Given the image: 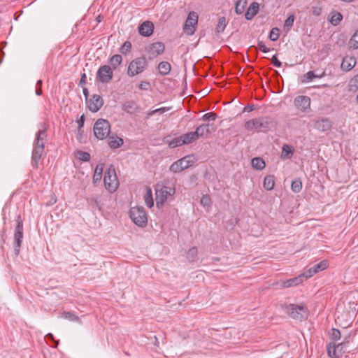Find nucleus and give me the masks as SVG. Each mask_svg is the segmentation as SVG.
<instances>
[{
    "label": "nucleus",
    "mask_w": 358,
    "mask_h": 358,
    "mask_svg": "<svg viewBox=\"0 0 358 358\" xmlns=\"http://www.w3.org/2000/svg\"><path fill=\"white\" fill-rule=\"evenodd\" d=\"M86 104L91 112L96 113L103 106V99L99 94H93L91 97L87 98Z\"/></svg>",
    "instance_id": "2eb2a0df"
},
{
    "label": "nucleus",
    "mask_w": 358,
    "mask_h": 358,
    "mask_svg": "<svg viewBox=\"0 0 358 358\" xmlns=\"http://www.w3.org/2000/svg\"><path fill=\"white\" fill-rule=\"evenodd\" d=\"M42 84H43V81L41 80H38L36 82L35 93L38 96H41L43 93Z\"/></svg>",
    "instance_id": "864d4df0"
},
{
    "label": "nucleus",
    "mask_w": 358,
    "mask_h": 358,
    "mask_svg": "<svg viewBox=\"0 0 358 358\" xmlns=\"http://www.w3.org/2000/svg\"><path fill=\"white\" fill-rule=\"evenodd\" d=\"M148 66V62L144 57H139L134 59L129 64L127 69V75L129 77H134L142 73Z\"/></svg>",
    "instance_id": "39448f33"
},
{
    "label": "nucleus",
    "mask_w": 358,
    "mask_h": 358,
    "mask_svg": "<svg viewBox=\"0 0 358 358\" xmlns=\"http://www.w3.org/2000/svg\"><path fill=\"white\" fill-rule=\"evenodd\" d=\"M182 145H185V143L183 138H182V135L174 138L169 143V146L171 148L181 146Z\"/></svg>",
    "instance_id": "4c0bfd02"
},
{
    "label": "nucleus",
    "mask_w": 358,
    "mask_h": 358,
    "mask_svg": "<svg viewBox=\"0 0 358 358\" xmlns=\"http://www.w3.org/2000/svg\"><path fill=\"white\" fill-rule=\"evenodd\" d=\"M113 78V71L112 68L108 65L101 66L96 75L97 82L101 83H108Z\"/></svg>",
    "instance_id": "9d476101"
},
{
    "label": "nucleus",
    "mask_w": 358,
    "mask_h": 358,
    "mask_svg": "<svg viewBox=\"0 0 358 358\" xmlns=\"http://www.w3.org/2000/svg\"><path fill=\"white\" fill-rule=\"evenodd\" d=\"M131 43L129 41H125L120 48V52L123 55L130 52Z\"/></svg>",
    "instance_id": "c03bdc74"
},
{
    "label": "nucleus",
    "mask_w": 358,
    "mask_h": 358,
    "mask_svg": "<svg viewBox=\"0 0 358 358\" xmlns=\"http://www.w3.org/2000/svg\"><path fill=\"white\" fill-rule=\"evenodd\" d=\"M329 262L327 260H322L320 263L313 266L314 271L317 273L320 271H324L329 267Z\"/></svg>",
    "instance_id": "58836bf2"
},
{
    "label": "nucleus",
    "mask_w": 358,
    "mask_h": 358,
    "mask_svg": "<svg viewBox=\"0 0 358 358\" xmlns=\"http://www.w3.org/2000/svg\"><path fill=\"white\" fill-rule=\"evenodd\" d=\"M144 200L146 206L149 208H152L154 205V201L152 198V193L150 188L147 189V192L144 195Z\"/></svg>",
    "instance_id": "72a5a7b5"
},
{
    "label": "nucleus",
    "mask_w": 358,
    "mask_h": 358,
    "mask_svg": "<svg viewBox=\"0 0 358 358\" xmlns=\"http://www.w3.org/2000/svg\"><path fill=\"white\" fill-rule=\"evenodd\" d=\"M16 224L14 233V250L15 255H18L23 238V221L20 215L17 217Z\"/></svg>",
    "instance_id": "1a4fd4ad"
},
{
    "label": "nucleus",
    "mask_w": 358,
    "mask_h": 358,
    "mask_svg": "<svg viewBox=\"0 0 358 358\" xmlns=\"http://www.w3.org/2000/svg\"><path fill=\"white\" fill-rule=\"evenodd\" d=\"M76 157L78 159L83 162H88L90 159V153L81 150L77 152Z\"/></svg>",
    "instance_id": "a18cd8bd"
},
{
    "label": "nucleus",
    "mask_w": 358,
    "mask_h": 358,
    "mask_svg": "<svg viewBox=\"0 0 358 358\" xmlns=\"http://www.w3.org/2000/svg\"><path fill=\"white\" fill-rule=\"evenodd\" d=\"M271 62L275 67H280L282 66V63L278 59L276 55L272 57Z\"/></svg>",
    "instance_id": "4d7b16f0"
},
{
    "label": "nucleus",
    "mask_w": 358,
    "mask_h": 358,
    "mask_svg": "<svg viewBox=\"0 0 358 358\" xmlns=\"http://www.w3.org/2000/svg\"><path fill=\"white\" fill-rule=\"evenodd\" d=\"M154 31V24L150 21H145L138 27V32L141 36H150Z\"/></svg>",
    "instance_id": "a211bd4d"
},
{
    "label": "nucleus",
    "mask_w": 358,
    "mask_h": 358,
    "mask_svg": "<svg viewBox=\"0 0 358 358\" xmlns=\"http://www.w3.org/2000/svg\"><path fill=\"white\" fill-rule=\"evenodd\" d=\"M83 94L85 95V98H88V90L86 88L83 89Z\"/></svg>",
    "instance_id": "680f3d73"
},
{
    "label": "nucleus",
    "mask_w": 358,
    "mask_h": 358,
    "mask_svg": "<svg viewBox=\"0 0 358 358\" xmlns=\"http://www.w3.org/2000/svg\"><path fill=\"white\" fill-rule=\"evenodd\" d=\"M294 21V15H289L285 21V24H284L285 29H286L287 31H289L290 29L292 28V27L293 26Z\"/></svg>",
    "instance_id": "49530a36"
},
{
    "label": "nucleus",
    "mask_w": 358,
    "mask_h": 358,
    "mask_svg": "<svg viewBox=\"0 0 358 358\" xmlns=\"http://www.w3.org/2000/svg\"><path fill=\"white\" fill-rule=\"evenodd\" d=\"M343 20V15L340 12L336 10H333L330 13V19L329 21L333 25H338Z\"/></svg>",
    "instance_id": "393cba45"
},
{
    "label": "nucleus",
    "mask_w": 358,
    "mask_h": 358,
    "mask_svg": "<svg viewBox=\"0 0 358 358\" xmlns=\"http://www.w3.org/2000/svg\"><path fill=\"white\" fill-rule=\"evenodd\" d=\"M280 36V29L277 27L273 28L269 34V39L272 41H276Z\"/></svg>",
    "instance_id": "37998d69"
},
{
    "label": "nucleus",
    "mask_w": 358,
    "mask_h": 358,
    "mask_svg": "<svg viewBox=\"0 0 358 358\" xmlns=\"http://www.w3.org/2000/svg\"><path fill=\"white\" fill-rule=\"evenodd\" d=\"M62 317L66 320L73 322H81L80 319L78 316L76 315L72 312H64L62 313Z\"/></svg>",
    "instance_id": "ea45409f"
},
{
    "label": "nucleus",
    "mask_w": 358,
    "mask_h": 358,
    "mask_svg": "<svg viewBox=\"0 0 358 358\" xmlns=\"http://www.w3.org/2000/svg\"><path fill=\"white\" fill-rule=\"evenodd\" d=\"M209 127V124H203L199 126L194 131L196 137L199 138V137L203 136L204 135L210 133Z\"/></svg>",
    "instance_id": "bb28decb"
},
{
    "label": "nucleus",
    "mask_w": 358,
    "mask_h": 358,
    "mask_svg": "<svg viewBox=\"0 0 358 358\" xmlns=\"http://www.w3.org/2000/svg\"><path fill=\"white\" fill-rule=\"evenodd\" d=\"M276 122L271 117H260L247 121L245 128L248 131L267 132L275 127Z\"/></svg>",
    "instance_id": "f03ea898"
},
{
    "label": "nucleus",
    "mask_w": 358,
    "mask_h": 358,
    "mask_svg": "<svg viewBox=\"0 0 358 358\" xmlns=\"http://www.w3.org/2000/svg\"><path fill=\"white\" fill-rule=\"evenodd\" d=\"M194 163L193 157L187 155L173 163L170 166V171L174 173H179L192 166Z\"/></svg>",
    "instance_id": "9b49d317"
},
{
    "label": "nucleus",
    "mask_w": 358,
    "mask_h": 358,
    "mask_svg": "<svg viewBox=\"0 0 358 358\" xmlns=\"http://www.w3.org/2000/svg\"><path fill=\"white\" fill-rule=\"evenodd\" d=\"M265 165V162L260 157H255L252 159V166L257 170L263 169Z\"/></svg>",
    "instance_id": "473e14b6"
},
{
    "label": "nucleus",
    "mask_w": 358,
    "mask_h": 358,
    "mask_svg": "<svg viewBox=\"0 0 358 358\" xmlns=\"http://www.w3.org/2000/svg\"><path fill=\"white\" fill-rule=\"evenodd\" d=\"M129 215L133 222L139 227H144L148 222L147 215L143 207H132Z\"/></svg>",
    "instance_id": "6e6552de"
},
{
    "label": "nucleus",
    "mask_w": 358,
    "mask_h": 358,
    "mask_svg": "<svg viewBox=\"0 0 358 358\" xmlns=\"http://www.w3.org/2000/svg\"><path fill=\"white\" fill-rule=\"evenodd\" d=\"M315 274H316L315 271H314L313 266L306 271L304 273L300 275V276H303V281L309 278H311Z\"/></svg>",
    "instance_id": "de8ad7c7"
},
{
    "label": "nucleus",
    "mask_w": 358,
    "mask_h": 358,
    "mask_svg": "<svg viewBox=\"0 0 358 358\" xmlns=\"http://www.w3.org/2000/svg\"><path fill=\"white\" fill-rule=\"evenodd\" d=\"M356 59L354 57L345 56L341 63V69L345 71H348L356 65Z\"/></svg>",
    "instance_id": "6ab92c4d"
},
{
    "label": "nucleus",
    "mask_w": 358,
    "mask_h": 358,
    "mask_svg": "<svg viewBox=\"0 0 358 358\" xmlns=\"http://www.w3.org/2000/svg\"><path fill=\"white\" fill-rule=\"evenodd\" d=\"M244 110L247 111H252L253 110V108L252 106H245Z\"/></svg>",
    "instance_id": "0e129e2a"
},
{
    "label": "nucleus",
    "mask_w": 358,
    "mask_h": 358,
    "mask_svg": "<svg viewBox=\"0 0 358 358\" xmlns=\"http://www.w3.org/2000/svg\"><path fill=\"white\" fill-rule=\"evenodd\" d=\"M349 87L350 90L358 88V74L350 80Z\"/></svg>",
    "instance_id": "3c124183"
},
{
    "label": "nucleus",
    "mask_w": 358,
    "mask_h": 358,
    "mask_svg": "<svg viewBox=\"0 0 358 358\" xmlns=\"http://www.w3.org/2000/svg\"><path fill=\"white\" fill-rule=\"evenodd\" d=\"M94 133L99 139H104L109 136L110 131V124L109 122L104 119H99L94 125Z\"/></svg>",
    "instance_id": "423d86ee"
},
{
    "label": "nucleus",
    "mask_w": 358,
    "mask_h": 358,
    "mask_svg": "<svg viewBox=\"0 0 358 358\" xmlns=\"http://www.w3.org/2000/svg\"><path fill=\"white\" fill-rule=\"evenodd\" d=\"M103 182L106 189L110 192H114L119 187V180L113 165H110L105 171Z\"/></svg>",
    "instance_id": "20e7f679"
},
{
    "label": "nucleus",
    "mask_w": 358,
    "mask_h": 358,
    "mask_svg": "<svg viewBox=\"0 0 358 358\" xmlns=\"http://www.w3.org/2000/svg\"><path fill=\"white\" fill-rule=\"evenodd\" d=\"M201 204L204 207H209L211 205V199L209 195H203L201 199Z\"/></svg>",
    "instance_id": "09e8293b"
},
{
    "label": "nucleus",
    "mask_w": 358,
    "mask_h": 358,
    "mask_svg": "<svg viewBox=\"0 0 358 358\" xmlns=\"http://www.w3.org/2000/svg\"><path fill=\"white\" fill-rule=\"evenodd\" d=\"M259 10V4L257 2H253L248 8L245 17L247 20H251L255 15H257Z\"/></svg>",
    "instance_id": "5701e85b"
},
{
    "label": "nucleus",
    "mask_w": 358,
    "mask_h": 358,
    "mask_svg": "<svg viewBox=\"0 0 358 358\" xmlns=\"http://www.w3.org/2000/svg\"><path fill=\"white\" fill-rule=\"evenodd\" d=\"M311 99L308 96H297L294 100L295 107L301 112H306L310 108Z\"/></svg>",
    "instance_id": "dca6fc26"
},
{
    "label": "nucleus",
    "mask_w": 358,
    "mask_h": 358,
    "mask_svg": "<svg viewBox=\"0 0 358 358\" xmlns=\"http://www.w3.org/2000/svg\"><path fill=\"white\" fill-rule=\"evenodd\" d=\"M185 144H189L198 139L194 131L182 135Z\"/></svg>",
    "instance_id": "f704fd0d"
},
{
    "label": "nucleus",
    "mask_w": 358,
    "mask_h": 358,
    "mask_svg": "<svg viewBox=\"0 0 358 358\" xmlns=\"http://www.w3.org/2000/svg\"><path fill=\"white\" fill-rule=\"evenodd\" d=\"M247 0H238L235 5V11L238 15L242 14L247 6Z\"/></svg>",
    "instance_id": "7c9ffc66"
},
{
    "label": "nucleus",
    "mask_w": 358,
    "mask_h": 358,
    "mask_svg": "<svg viewBox=\"0 0 358 358\" xmlns=\"http://www.w3.org/2000/svg\"><path fill=\"white\" fill-rule=\"evenodd\" d=\"M263 185L267 190L273 189L275 185L274 176L271 175L266 176L264 178Z\"/></svg>",
    "instance_id": "c85d7f7f"
},
{
    "label": "nucleus",
    "mask_w": 358,
    "mask_h": 358,
    "mask_svg": "<svg viewBox=\"0 0 358 358\" xmlns=\"http://www.w3.org/2000/svg\"><path fill=\"white\" fill-rule=\"evenodd\" d=\"M122 62V57L120 55H114L109 59L110 66L113 70L116 69Z\"/></svg>",
    "instance_id": "b1692460"
},
{
    "label": "nucleus",
    "mask_w": 358,
    "mask_h": 358,
    "mask_svg": "<svg viewBox=\"0 0 358 358\" xmlns=\"http://www.w3.org/2000/svg\"><path fill=\"white\" fill-rule=\"evenodd\" d=\"M169 110L168 108H166V107H162V108H157V109H155V112L156 113H164V112L167 111Z\"/></svg>",
    "instance_id": "052dcab7"
},
{
    "label": "nucleus",
    "mask_w": 358,
    "mask_h": 358,
    "mask_svg": "<svg viewBox=\"0 0 358 358\" xmlns=\"http://www.w3.org/2000/svg\"><path fill=\"white\" fill-rule=\"evenodd\" d=\"M197 248L196 247H192L188 250L187 258L189 262H194L197 256Z\"/></svg>",
    "instance_id": "79ce46f5"
},
{
    "label": "nucleus",
    "mask_w": 358,
    "mask_h": 358,
    "mask_svg": "<svg viewBox=\"0 0 358 358\" xmlns=\"http://www.w3.org/2000/svg\"><path fill=\"white\" fill-rule=\"evenodd\" d=\"M330 337L335 341L339 340L341 337L340 331L336 329H332L330 332Z\"/></svg>",
    "instance_id": "8fccbe9b"
},
{
    "label": "nucleus",
    "mask_w": 358,
    "mask_h": 358,
    "mask_svg": "<svg viewBox=\"0 0 358 358\" xmlns=\"http://www.w3.org/2000/svg\"><path fill=\"white\" fill-rule=\"evenodd\" d=\"M226 26V18L224 17H220L218 19V22L215 28V31L218 34L223 32Z\"/></svg>",
    "instance_id": "e433bc0d"
},
{
    "label": "nucleus",
    "mask_w": 358,
    "mask_h": 358,
    "mask_svg": "<svg viewBox=\"0 0 358 358\" xmlns=\"http://www.w3.org/2000/svg\"><path fill=\"white\" fill-rule=\"evenodd\" d=\"M103 171V164H99V165L96 166L95 171H94V176H93V182L94 184L99 182L101 180V177H102Z\"/></svg>",
    "instance_id": "c756f323"
},
{
    "label": "nucleus",
    "mask_w": 358,
    "mask_h": 358,
    "mask_svg": "<svg viewBox=\"0 0 358 358\" xmlns=\"http://www.w3.org/2000/svg\"><path fill=\"white\" fill-rule=\"evenodd\" d=\"M81 132H83V131H82V130H81V131H80V132H78L79 136H81Z\"/></svg>",
    "instance_id": "69168bd1"
},
{
    "label": "nucleus",
    "mask_w": 358,
    "mask_h": 358,
    "mask_svg": "<svg viewBox=\"0 0 358 358\" xmlns=\"http://www.w3.org/2000/svg\"><path fill=\"white\" fill-rule=\"evenodd\" d=\"M294 149L292 146L284 145L282 150L281 157L284 159H290L292 157Z\"/></svg>",
    "instance_id": "2f4dec72"
},
{
    "label": "nucleus",
    "mask_w": 358,
    "mask_h": 358,
    "mask_svg": "<svg viewBox=\"0 0 358 358\" xmlns=\"http://www.w3.org/2000/svg\"><path fill=\"white\" fill-rule=\"evenodd\" d=\"M122 110L129 114H134L138 110V105L134 101L129 100L122 104Z\"/></svg>",
    "instance_id": "4be33fe9"
},
{
    "label": "nucleus",
    "mask_w": 358,
    "mask_h": 358,
    "mask_svg": "<svg viewBox=\"0 0 358 358\" xmlns=\"http://www.w3.org/2000/svg\"><path fill=\"white\" fill-rule=\"evenodd\" d=\"M159 72L162 76L168 75L171 69V64L167 62H162L158 65Z\"/></svg>",
    "instance_id": "cd10ccee"
},
{
    "label": "nucleus",
    "mask_w": 358,
    "mask_h": 358,
    "mask_svg": "<svg viewBox=\"0 0 358 358\" xmlns=\"http://www.w3.org/2000/svg\"><path fill=\"white\" fill-rule=\"evenodd\" d=\"M123 143V139L117 136H110L108 139L109 146L113 149L120 148Z\"/></svg>",
    "instance_id": "a878e982"
},
{
    "label": "nucleus",
    "mask_w": 358,
    "mask_h": 358,
    "mask_svg": "<svg viewBox=\"0 0 358 358\" xmlns=\"http://www.w3.org/2000/svg\"><path fill=\"white\" fill-rule=\"evenodd\" d=\"M287 314L294 319L301 320L307 317L308 309L304 303L289 304L286 308Z\"/></svg>",
    "instance_id": "0eeeda50"
},
{
    "label": "nucleus",
    "mask_w": 358,
    "mask_h": 358,
    "mask_svg": "<svg viewBox=\"0 0 358 358\" xmlns=\"http://www.w3.org/2000/svg\"><path fill=\"white\" fill-rule=\"evenodd\" d=\"M357 102H358V94H357Z\"/></svg>",
    "instance_id": "338daca9"
},
{
    "label": "nucleus",
    "mask_w": 358,
    "mask_h": 358,
    "mask_svg": "<svg viewBox=\"0 0 358 358\" xmlns=\"http://www.w3.org/2000/svg\"><path fill=\"white\" fill-rule=\"evenodd\" d=\"M348 342H342L336 344L335 342L329 343L327 346V353L331 358H339L345 352L343 348L348 345Z\"/></svg>",
    "instance_id": "f8f14e48"
},
{
    "label": "nucleus",
    "mask_w": 358,
    "mask_h": 358,
    "mask_svg": "<svg viewBox=\"0 0 358 358\" xmlns=\"http://www.w3.org/2000/svg\"><path fill=\"white\" fill-rule=\"evenodd\" d=\"M325 71H322L320 75H316L314 71H308V73L303 74L301 78V82L303 83H308L311 81L314 78H321L325 76Z\"/></svg>",
    "instance_id": "412c9836"
},
{
    "label": "nucleus",
    "mask_w": 358,
    "mask_h": 358,
    "mask_svg": "<svg viewBox=\"0 0 358 358\" xmlns=\"http://www.w3.org/2000/svg\"><path fill=\"white\" fill-rule=\"evenodd\" d=\"M165 50V45L162 42H155L151 43L146 48V52L149 59L152 60L159 55H162Z\"/></svg>",
    "instance_id": "4468645a"
},
{
    "label": "nucleus",
    "mask_w": 358,
    "mask_h": 358,
    "mask_svg": "<svg viewBox=\"0 0 358 358\" xmlns=\"http://www.w3.org/2000/svg\"><path fill=\"white\" fill-rule=\"evenodd\" d=\"M175 193L176 189L173 185L157 184L155 188V199L157 208H161L165 202L172 200Z\"/></svg>",
    "instance_id": "7ed1b4c3"
},
{
    "label": "nucleus",
    "mask_w": 358,
    "mask_h": 358,
    "mask_svg": "<svg viewBox=\"0 0 358 358\" xmlns=\"http://www.w3.org/2000/svg\"><path fill=\"white\" fill-rule=\"evenodd\" d=\"M47 140V128L40 129L36 134L34 142V148L31 155V165L34 168H38V163L44 152L45 143Z\"/></svg>",
    "instance_id": "f257e3e1"
},
{
    "label": "nucleus",
    "mask_w": 358,
    "mask_h": 358,
    "mask_svg": "<svg viewBox=\"0 0 358 358\" xmlns=\"http://www.w3.org/2000/svg\"><path fill=\"white\" fill-rule=\"evenodd\" d=\"M303 282V276H300V275H299L295 278L282 281L280 282V287H285V288H288V287H291L293 286H296V285L302 283Z\"/></svg>",
    "instance_id": "aec40b11"
},
{
    "label": "nucleus",
    "mask_w": 358,
    "mask_h": 358,
    "mask_svg": "<svg viewBox=\"0 0 358 358\" xmlns=\"http://www.w3.org/2000/svg\"><path fill=\"white\" fill-rule=\"evenodd\" d=\"M198 22V15L195 12H190L185 21L183 30L187 35H192L195 32V26Z\"/></svg>",
    "instance_id": "ddd939ff"
},
{
    "label": "nucleus",
    "mask_w": 358,
    "mask_h": 358,
    "mask_svg": "<svg viewBox=\"0 0 358 358\" xmlns=\"http://www.w3.org/2000/svg\"><path fill=\"white\" fill-rule=\"evenodd\" d=\"M216 118L217 114L213 112L206 113L202 117L203 121L215 120Z\"/></svg>",
    "instance_id": "603ef678"
},
{
    "label": "nucleus",
    "mask_w": 358,
    "mask_h": 358,
    "mask_svg": "<svg viewBox=\"0 0 358 358\" xmlns=\"http://www.w3.org/2000/svg\"><path fill=\"white\" fill-rule=\"evenodd\" d=\"M258 48L263 52H269V48H268L265 44L262 41H259L258 43Z\"/></svg>",
    "instance_id": "6e6d98bb"
},
{
    "label": "nucleus",
    "mask_w": 358,
    "mask_h": 358,
    "mask_svg": "<svg viewBox=\"0 0 358 358\" xmlns=\"http://www.w3.org/2000/svg\"><path fill=\"white\" fill-rule=\"evenodd\" d=\"M348 45L350 49H358V29L351 36Z\"/></svg>",
    "instance_id": "c9c22d12"
},
{
    "label": "nucleus",
    "mask_w": 358,
    "mask_h": 358,
    "mask_svg": "<svg viewBox=\"0 0 358 358\" xmlns=\"http://www.w3.org/2000/svg\"><path fill=\"white\" fill-rule=\"evenodd\" d=\"M331 127L332 122L329 118L322 117L314 120V127L320 131H327Z\"/></svg>",
    "instance_id": "f3484780"
},
{
    "label": "nucleus",
    "mask_w": 358,
    "mask_h": 358,
    "mask_svg": "<svg viewBox=\"0 0 358 358\" xmlns=\"http://www.w3.org/2000/svg\"><path fill=\"white\" fill-rule=\"evenodd\" d=\"M155 113H156L155 110H153L149 111V112L148 113V117H150V116L153 115H154V114H155Z\"/></svg>",
    "instance_id": "e2e57ef3"
},
{
    "label": "nucleus",
    "mask_w": 358,
    "mask_h": 358,
    "mask_svg": "<svg viewBox=\"0 0 358 358\" xmlns=\"http://www.w3.org/2000/svg\"><path fill=\"white\" fill-rule=\"evenodd\" d=\"M86 80H87L86 75H85V73H83L82 75V76H81L79 85H81V86H83V85H85L86 84Z\"/></svg>",
    "instance_id": "bf43d9fd"
},
{
    "label": "nucleus",
    "mask_w": 358,
    "mask_h": 358,
    "mask_svg": "<svg viewBox=\"0 0 358 358\" xmlns=\"http://www.w3.org/2000/svg\"><path fill=\"white\" fill-rule=\"evenodd\" d=\"M292 190L295 193H299L302 189V182L300 179H296L292 181L291 185Z\"/></svg>",
    "instance_id": "a19ab883"
},
{
    "label": "nucleus",
    "mask_w": 358,
    "mask_h": 358,
    "mask_svg": "<svg viewBox=\"0 0 358 358\" xmlns=\"http://www.w3.org/2000/svg\"><path fill=\"white\" fill-rule=\"evenodd\" d=\"M150 87V84L149 82H141L139 85H138V87L139 89L141 90H148Z\"/></svg>",
    "instance_id": "13d9d810"
},
{
    "label": "nucleus",
    "mask_w": 358,
    "mask_h": 358,
    "mask_svg": "<svg viewBox=\"0 0 358 358\" xmlns=\"http://www.w3.org/2000/svg\"><path fill=\"white\" fill-rule=\"evenodd\" d=\"M85 120V115H82L81 117H80V119L77 121L78 132L81 131V129L84 126Z\"/></svg>",
    "instance_id": "5fc2aeb1"
}]
</instances>
